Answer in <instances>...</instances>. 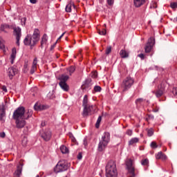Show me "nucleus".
I'll list each match as a JSON object with an SVG mask.
<instances>
[{
    "mask_svg": "<svg viewBox=\"0 0 177 177\" xmlns=\"http://www.w3.org/2000/svg\"><path fill=\"white\" fill-rule=\"evenodd\" d=\"M32 116V110L26 109L24 106L18 107L12 114V118L15 121L16 128L21 129L26 127V120Z\"/></svg>",
    "mask_w": 177,
    "mask_h": 177,
    "instance_id": "f257e3e1",
    "label": "nucleus"
},
{
    "mask_svg": "<svg viewBox=\"0 0 177 177\" xmlns=\"http://www.w3.org/2000/svg\"><path fill=\"white\" fill-rule=\"evenodd\" d=\"M40 34L41 32L39 31V29L35 28L32 36L31 35H28L25 37L24 40V45L30 46V48H34L39 41L41 37Z\"/></svg>",
    "mask_w": 177,
    "mask_h": 177,
    "instance_id": "f03ea898",
    "label": "nucleus"
},
{
    "mask_svg": "<svg viewBox=\"0 0 177 177\" xmlns=\"http://www.w3.org/2000/svg\"><path fill=\"white\" fill-rule=\"evenodd\" d=\"M106 177H117V166L113 160H110L106 166Z\"/></svg>",
    "mask_w": 177,
    "mask_h": 177,
    "instance_id": "7ed1b4c3",
    "label": "nucleus"
},
{
    "mask_svg": "<svg viewBox=\"0 0 177 177\" xmlns=\"http://www.w3.org/2000/svg\"><path fill=\"white\" fill-rule=\"evenodd\" d=\"M110 143V133L104 132L98 144V151H103Z\"/></svg>",
    "mask_w": 177,
    "mask_h": 177,
    "instance_id": "20e7f679",
    "label": "nucleus"
},
{
    "mask_svg": "<svg viewBox=\"0 0 177 177\" xmlns=\"http://www.w3.org/2000/svg\"><path fill=\"white\" fill-rule=\"evenodd\" d=\"M68 168H70V163H68L67 160H59L55 167L54 172H55V174H59V172H64V171H67Z\"/></svg>",
    "mask_w": 177,
    "mask_h": 177,
    "instance_id": "39448f33",
    "label": "nucleus"
},
{
    "mask_svg": "<svg viewBox=\"0 0 177 177\" xmlns=\"http://www.w3.org/2000/svg\"><path fill=\"white\" fill-rule=\"evenodd\" d=\"M133 84H135V80L133 79V77L129 76L124 78L120 86L122 92H127V91L131 89Z\"/></svg>",
    "mask_w": 177,
    "mask_h": 177,
    "instance_id": "423d86ee",
    "label": "nucleus"
},
{
    "mask_svg": "<svg viewBox=\"0 0 177 177\" xmlns=\"http://www.w3.org/2000/svg\"><path fill=\"white\" fill-rule=\"evenodd\" d=\"M126 165L128 169L129 174L130 177H135V167H133V160L132 159H127Z\"/></svg>",
    "mask_w": 177,
    "mask_h": 177,
    "instance_id": "0eeeda50",
    "label": "nucleus"
},
{
    "mask_svg": "<svg viewBox=\"0 0 177 177\" xmlns=\"http://www.w3.org/2000/svg\"><path fill=\"white\" fill-rule=\"evenodd\" d=\"M155 40L154 37H150L148 39V41L145 47V53H150L151 52V49H153V46H154Z\"/></svg>",
    "mask_w": 177,
    "mask_h": 177,
    "instance_id": "6e6552de",
    "label": "nucleus"
},
{
    "mask_svg": "<svg viewBox=\"0 0 177 177\" xmlns=\"http://www.w3.org/2000/svg\"><path fill=\"white\" fill-rule=\"evenodd\" d=\"M14 30V35L17 40V45L18 46L20 45V38H21V28L19 27H15L13 28Z\"/></svg>",
    "mask_w": 177,
    "mask_h": 177,
    "instance_id": "1a4fd4ad",
    "label": "nucleus"
},
{
    "mask_svg": "<svg viewBox=\"0 0 177 177\" xmlns=\"http://www.w3.org/2000/svg\"><path fill=\"white\" fill-rule=\"evenodd\" d=\"M165 91V86L164 84H161L158 86V89L156 91H153V93L156 95V97H161L164 95Z\"/></svg>",
    "mask_w": 177,
    "mask_h": 177,
    "instance_id": "9d476101",
    "label": "nucleus"
},
{
    "mask_svg": "<svg viewBox=\"0 0 177 177\" xmlns=\"http://www.w3.org/2000/svg\"><path fill=\"white\" fill-rule=\"evenodd\" d=\"M93 109V106L87 105L86 106H84L82 115L83 117H88L91 113H92V110Z\"/></svg>",
    "mask_w": 177,
    "mask_h": 177,
    "instance_id": "9b49d317",
    "label": "nucleus"
},
{
    "mask_svg": "<svg viewBox=\"0 0 177 177\" xmlns=\"http://www.w3.org/2000/svg\"><path fill=\"white\" fill-rule=\"evenodd\" d=\"M7 74L10 78V80H12L13 77L17 74V68L15 67H10L7 71Z\"/></svg>",
    "mask_w": 177,
    "mask_h": 177,
    "instance_id": "f8f14e48",
    "label": "nucleus"
},
{
    "mask_svg": "<svg viewBox=\"0 0 177 177\" xmlns=\"http://www.w3.org/2000/svg\"><path fill=\"white\" fill-rule=\"evenodd\" d=\"M41 136L44 140L48 142L50 140V138H52V133L49 130H46L44 133H41Z\"/></svg>",
    "mask_w": 177,
    "mask_h": 177,
    "instance_id": "ddd939ff",
    "label": "nucleus"
},
{
    "mask_svg": "<svg viewBox=\"0 0 177 177\" xmlns=\"http://www.w3.org/2000/svg\"><path fill=\"white\" fill-rule=\"evenodd\" d=\"M6 115V108H5V105L0 104V121L3 120V118Z\"/></svg>",
    "mask_w": 177,
    "mask_h": 177,
    "instance_id": "4468645a",
    "label": "nucleus"
},
{
    "mask_svg": "<svg viewBox=\"0 0 177 177\" xmlns=\"http://www.w3.org/2000/svg\"><path fill=\"white\" fill-rule=\"evenodd\" d=\"M156 160H162V161H166L168 157H167V155H165V153H162V151H160L156 154Z\"/></svg>",
    "mask_w": 177,
    "mask_h": 177,
    "instance_id": "2eb2a0df",
    "label": "nucleus"
},
{
    "mask_svg": "<svg viewBox=\"0 0 177 177\" xmlns=\"http://www.w3.org/2000/svg\"><path fill=\"white\" fill-rule=\"evenodd\" d=\"M145 3H146V0H133V4L136 8H140Z\"/></svg>",
    "mask_w": 177,
    "mask_h": 177,
    "instance_id": "dca6fc26",
    "label": "nucleus"
},
{
    "mask_svg": "<svg viewBox=\"0 0 177 177\" xmlns=\"http://www.w3.org/2000/svg\"><path fill=\"white\" fill-rule=\"evenodd\" d=\"M59 85L65 92H68L70 90V87L67 85V82H59Z\"/></svg>",
    "mask_w": 177,
    "mask_h": 177,
    "instance_id": "f3484780",
    "label": "nucleus"
},
{
    "mask_svg": "<svg viewBox=\"0 0 177 177\" xmlns=\"http://www.w3.org/2000/svg\"><path fill=\"white\" fill-rule=\"evenodd\" d=\"M48 42V35L46 34H44L41 38V49L46 45V43Z\"/></svg>",
    "mask_w": 177,
    "mask_h": 177,
    "instance_id": "a211bd4d",
    "label": "nucleus"
},
{
    "mask_svg": "<svg viewBox=\"0 0 177 177\" xmlns=\"http://www.w3.org/2000/svg\"><path fill=\"white\" fill-rule=\"evenodd\" d=\"M16 48H13L12 49V53L10 55V63L11 64H13V63H15V59H16Z\"/></svg>",
    "mask_w": 177,
    "mask_h": 177,
    "instance_id": "6ab92c4d",
    "label": "nucleus"
},
{
    "mask_svg": "<svg viewBox=\"0 0 177 177\" xmlns=\"http://www.w3.org/2000/svg\"><path fill=\"white\" fill-rule=\"evenodd\" d=\"M34 109L36 111H41V110H45V109H46V106L45 105L35 104L34 106Z\"/></svg>",
    "mask_w": 177,
    "mask_h": 177,
    "instance_id": "aec40b11",
    "label": "nucleus"
},
{
    "mask_svg": "<svg viewBox=\"0 0 177 177\" xmlns=\"http://www.w3.org/2000/svg\"><path fill=\"white\" fill-rule=\"evenodd\" d=\"M120 55L122 59H127V57H129V53L125 50H121Z\"/></svg>",
    "mask_w": 177,
    "mask_h": 177,
    "instance_id": "412c9836",
    "label": "nucleus"
},
{
    "mask_svg": "<svg viewBox=\"0 0 177 177\" xmlns=\"http://www.w3.org/2000/svg\"><path fill=\"white\" fill-rule=\"evenodd\" d=\"M71 8L75 9V5H74V3L73 2H70L67 4V6H66V12L70 13V12H71Z\"/></svg>",
    "mask_w": 177,
    "mask_h": 177,
    "instance_id": "4be33fe9",
    "label": "nucleus"
},
{
    "mask_svg": "<svg viewBox=\"0 0 177 177\" xmlns=\"http://www.w3.org/2000/svg\"><path fill=\"white\" fill-rule=\"evenodd\" d=\"M68 78L70 77L67 75H65V74L61 75L59 77V80H60L59 82H67V81H68Z\"/></svg>",
    "mask_w": 177,
    "mask_h": 177,
    "instance_id": "5701e85b",
    "label": "nucleus"
},
{
    "mask_svg": "<svg viewBox=\"0 0 177 177\" xmlns=\"http://www.w3.org/2000/svg\"><path fill=\"white\" fill-rule=\"evenodd\" d=\"M82 88V89H91V80H86Z\"/></svg>",
    "mask_w": 177,
    "mask_h": 177,
    "instance_id": "b1692460",
    "label": "nucleus"
},
{
    "mask_svg": "<svg viewBox=\"0 0 177 177\" xmlns=\"http://www.w3.org/2000/svg\"><path fill=\"white\" fill-rule=\"evenodd\" d=\"M23 171V169H21V167L18 166L17 167V169L15 171V177H20L21 176V171Z\"/></svg>",
    "mask_w": 177,
    "mask_h": 177,
    "instance_id": "393cba45",
    "label": "nucleus"
},
{
    "mask_svg": "<svg viewBox=\"0 0 177 177\" xmlns=\"http://www.w3.org/2000/svg\"><path fill=\"white\" fill-rule=\"evenodd\" d=\"M139 142V138H133L129 141V146H133V145Z\"/></svg>",
    "mask_w": 177,
    "mask_h": 177,
    "instance_id": "a878e982",
    "label": "nucleus"
},
{
    "mask_svg": "<svg viewBox=\"0 0 177 177\" xmlns=\"http://www.w3.org/2000/svg\"><path fill=\"white\" fill-rule=\"evenodd\" d=\"M60 150H61V153H62V154L68 153V148L67 147H66V145H62L60 147Z\"/></svg>",
    "mask_w": 177,
    "mask_h": 177,
    "instance_id": "bb28decb",
    "label": "nucleus"
},
{
    "mask_svg": "<svg viewBox=\"0 0 177 177\" xmlns=\"http://www.w3.org/2000/svg\"><path fill=\"white\" fill-rule=\"evenodd\" d=\"M8 28H10L9 25H8V24H2V25H1V27H0L1 31H3L4 32H6V30H8Z\"/></svg>",
    "mask_w": 177,
    "mask_h": 177,
    "instance_id": "cd10ccee",
    "label": "nucleus"
},
{
    "mask_svg": "<svg viewBox=\"0 0 177 177\" xmlns=\"http://www.w3.org/2000/svg\"><path fill=\"white\" fill-rule=\"evenodd\" d=\"M67 71L69 73V75H73V73L75 71V67L71 66L67 68Z\"/></svg>",
    "mask_w": 177,
    "mask_h": 177,
    "instance_id": "c85d7f7f",
    "label": "nucleus"
},
{
    "mask_svg": "<svg viewBox=\"0 0 177 177\" xmlns=\"http://www.w3.org/2000/svg\"><path fill=\"white\" fill-rule=\"evenodd\" d=\"M141 165L143 167H149V159L148 158L142 159L141 160Z\"/></svg>",
    "mask_w": 177,
    "mask_h": 177,
    "instance_id": "c756f323",
    "label": "nucleus"
},
{
    "mask_svg": "<svg viewBox=\"0 0 177 177\" xmlns=\"http://www.w3.org/2000/svg\"><path fill=\"white\" fill-rule=\"evenodd\" d=\"M86 106H90L88 104V95H85L83 99V107H85Z\"/></svg>",
    "mask_w": 177,
    "mask_h": 177,
    "instance_id": "7c9ffc66",
    "label": "nucleus"
},
{
    "mask_svg": "<svg viewBox=\"0 0 177 177\" xmlns=\"http://www.w3.org/2000/svg\"><path fill=\"white\" fill-rule=\"evenodd\" d=\"M100 122H102V116H99L97 122L95 123V128H99V127H100Z\"/></svg>",
    "mask_w": 177,
    "mask_h": 177,
    "instance_id": "2f4dec72",
    "label": "nucleus"
},
{
    "mask_svg": "<svg viewBox=\"0 0 177 177\" xmlns=\"http://www.w3.org/2000/svg\"><path fill=\"white\" fill-rule=\"evenodd\" d=\"M153 135H154V129H153L152 128L148 129L147 136L150 137V136H153Z\"/></svg>",
    "mask_w": 177,
    "mask_h": 177,
    "instance_id": "473e14b6",
    "label": "nucleus"
},
{
    "mask_svg": "<svg viewBox=\"0 0 177 177\" xmlns=\"http://www.w3.org/2000/svg\"><path fill=\"white\" fill-rule=\"evenodd\" d=\"M143 102H145V100H143V98H138L136 100V104H137V106H139V104H142Z\"/></svg>",
    "mask_w": 177,
    "mask_h": 177,
    "instance_id": "72a5a7b5",
    "label": "nucleus"
},
{
    "mask_svg": "<svg viewBox=\"0 0 177 177\" xmlns=\"http://www.w3.org/2000/svg\"><path fill=\"white\" fill-rule=\"evenodd\" d=\"M0 49H5V44H3V40L2 37L0 36Z\"/></svg>",
    "mask_w": 177,
    "mask_h": 177,
    "instance_id": "f704fd0d",
    "label": "nucleus"
},
{
    "mask_svg": "<svg viewBox=\"0 0 177 177\" xmlns=\"http://www.w3.org/2000/svg\"><path fill=\"white\" fill-rule=\"evenodd\" d=\"M27 143H28V139H27V137H24L22 140V145L27 146Z\"/></svg>",
    "mask_w": 177,
    "mask_h": 177,
    "instance_id": "c9c22d12",
    "label": "nucleus"
},
{
    "mask_svg": "<svg viewBox=\"0 0 177 177\" xmlns=\"http://www.w3.org/2000/svg\"><path fill=\"white\" fill-rule=\"evenodd\" d=\"M37 71V66L32 65V68L30 69V74H34Z\"/></svg>",
    "mask_w": 177,
    "mask_h": 177,
    "instance_id": "e433bc0d",
    "label": "nucleus"
},
{
    "mask_svg": "<svg viewBox=\"0 0 177 177\" xmlns=\"http://www.w3.org/2000/svg\"><path fill=\"white\" fill-rule=\"evenodd\" d=\"M151 147L152 149H157V147H158V145H157V143L154 141H153L151 143Z\"/></svg>",
    "mask_w": 177,
    "mask_h": 177,
    "instance_id": "4c0bfd02",
    "label": "nucleus"
},
{
    "mask_svg": "<svg viewBox=\"0 0 177 177\" xmlns=\"http://www.w3.org/2000/svg\"><path fill=\"white\" fill-rule=\"evenodd\" d=\"M172 93H173L174 97H176V99H177V87L173 88Z\"/></svg>",
    "mask_w": 177,
    "mask_h": 177,
    "instance_id": "58836bf2",
    "label": "nucleus"
},
{
    "mask_svg": "<svg viewBox=\"0 0 177 177\" xmlns=\"http://www.w3.org/2000/svg\"><path fill=\"white\" fill-rule=\"evenodd\" d=\"M170 7L171 9H176L177 8V2H173L170 3Z\"/></svg>",
    "mask_w": 177,
    "mask_h": 177,
    "instance_id": "ea45409f",
    "label": "nucleus"
},
{
    "mask_svg": "<svg viewBox=\"0 0 177 177\" xmlns=\"http://www.w3.org/2000/svg\"><path fill=\"white\" fill-rule=\"evenodd\" d=\"M106 55H110L111 53V46H108L105 52Z\"/></svg>",
    "mask_w": 177,
    "mask_h": 177,
    "instance_id": "a19ab883",
    "label": "nucleus"
},
{
    "mask_svg": "<svg viewBox=\"0 0 177 177\" xmlns=\"http://www.w3.org/2000/svg\"><path fill=\"white\" fill-rule=\"evenodd\" d=\"M106 29H102V30H98L100 35H106Z\"/></svg>",
    "mask_w": 177,
    "mask_h": 177,
    "instance_id": "79ce46f5",
    "label": "nucleus"
},
{
    "mask_svg": "<svg viewBox=\"0 0 177 177\" xmlns=\"http://www.w3.org/2000/svg\"><path fill=\"white\" fill-rule=\"evenodd\" d=\"M151 120H154V115H147V121H150Z\"/></svg>",
    "mask_w": 177,
    "mask_h": 177,
    "instance_id": "37998d69",
    "label": "nucleus"
},
{
    "mask_svg": "<svg viewBox=\"0 0 177 177\" xmlns=\"http://www.w3.org/2000/svg\"><path fill=\"white\" fill-rule=\"evenodd\" d=\"M109 6H113L114 5V0H106Z\"/></svg>",
    "mask_w": 177,
    "mask_h": 177,
    "instance_id": "c03bdc74",
    "label": "nucleus"
},
{
    "mask_svg": "<svg viewBox=\"0 0 177 177\" xmlns=\"http://www.w3.org/2000/svg\"><path fill=\"white\" fill-rule=\"evenodd\" d=\"M94 91L95 92H100V91H102V87H100V86H95L94 87Z\"/></svg>",
    "mask_w": 177,
    "mask_h": 177,
    "instance_id": "a18cd8bd",
    "label": "nucleus"
},
{
    "mask_svg": "<svg viewBox=\"0 0 177 177\" xmlns=\"http://www.w3.org/2000/svg\"><path fill=\"white\" fill-rule=\"evenodd\" d=\"M91 78H97V72H92L91 73Z\"/></svg>",
    "mask_w": 177,
    "mask_h": 177,
    "instance_id": "49530a36",
    "label": "nucleus"
},
{
    "mask_svg": "<svg viewBox=\"0 0 177 177\" xmlns=\"http://www.w3.org/2000/svg\"><path fill=\"white\" fill-rule=\"evenodd\" d=\"M145 54L143 53H140L138 55V57H140L141 59V60H145Z\"/></svg>",
    "mask_w": 177,
    "mask_h": 177,
    "instance_id": "de8ad7c7",
    "label": "nucleus"
},
{
    "mask_svg": "<svg viewBox=\"0 0 177 177\" xmlns=\"http://www.w3.org/2000/svg\"><path fill=\"white\" fill-rule=\"evenodd\" d=\"M127 135H128L129 136H132V133H133V131L131 129H128L126 132Z\"/></svg>",
    "mask_w": 177,
    "mask_h": 177,
    "instance_id": "09e8293b",
    "label": "nucleus"
},
{
    "mask_svg": "<svg viewBox=\"0 0 177 177\" xmlns=\"http://www.w3.org/2000/svg\"><path fill=\"white\" fill-rule=\"evenodd\" d=\"M37 63H38V59H37V57H35L33 59L32 66H37Z\"/></svg>",
    "mask_w": 177,
    "mask_h": 177,
    "instance_id": "8fccbe9b",
    "label": "nucleus"
},
{
    "mask_svg": "<svg viewBox=\"0 0 177 177\" xmlns=\"http://www.w3.org/2000/svg\"><path fill=\"white\" fill-rule=\"evenodd\" d=\"M1 89L5 93L8 92V88H6V86H2Z\"/></svg>",
    "mask_w": 177,
    "mask_h": 177,
    "instance_id": "3c124183",
    "label": "nucleus"
},
{
    "mask_svg": "<svg viewBox=\"0 0 177 177\" xmlns=\"http://www.w3.org/2000/svg\"><path fill=\"white\" fill-rule=\"evenodd\" d=\"M77 159L78 160H82V153H79L77 155Z\"/></svg>",
    "mask_w": 177,
    "mask_h": 177,
    "instance_id": "603ef678",
    "label": "nucleus"
},
{
    "mask_svg": "<svg viewBox=\"0 0 177 177\" xmlns=\"http://www.w3.org/2000/svg\"><path fill=\"white\" fill-rule=\"evenodd\" d=\"M5 136H6L5 132L0 133V138H5Z\"/></svg>",
    "mask_w": 177,
    "mask_h": 177,
    "instance_id": "864d4df0",
    "label": "nucleus"
},
{
    "mask_svg": "<svg viewBox=\"0 0 177 177\" xmlns=\"http://www.w3.org/2000/svg\"><path fill=\"white\" fill-rule=\"evenodd\" d=\"M64 34H66V32H63L62 34V35L58 38L57 41H60L62 39V38H63V37H64Z\"/></svg>",
    "mask_w": 177,
    "mask_h": 177,
    "instance_id": "5fc2aeb1",
    "label": "nucleus"
},
{
    "mask_svg": "<svg viewBox=\"0 0 177 177\" xmlns=\"http://www.w3.org/2000/svg\"><path fill=\"white\" fill-rule=\"evenodd\" d=\"M30 3H37V0H30Z\"/></svg>",
    "mask_w": 177,
    "mask_h": 177,
    "instance_id": "6e6d98bb",
    "label": "nucleus"
},
{
    "mask_svg": "<svg viewBox=\"0 0 177 177\" xmlns=\"http://www.w3.org/2000/svg\"><path fill=\"white\" fill-rule=\"evenodd\" d=\"M84 146H88V142H86V140H84Z\"/></svg>",
    "mask_w": 177,
    "mask_h": 177,
    "instance_id": "4d7b16f0",
    "label": "nucleus"
},
{
    "mask_svg": "<svg viewBox=\"0 0 177 177\" xmlns=\"http://www.w3.org/2000/svg\"><path fill=\"white\" fill-rule=\"evenodd\" d=\"M54 48H55V45L51 46L50 50H53V49H54Z\"/></svg>",
    "mask_w": 177,
    "mask_h": 177,
    "instance_id": "13d9d810",
    "label": "nucleus"
},
{
    "mask_svg": "<svg viewBox=\"0 0 177 177\" xmlns=\"http://www.w3.org/2000/svg\"><path fill=\"white\" fill-rule=\"evenodd\" d=\"M41 127H45V122H41Z\"/></svg>",
    "mask_w": 177,
    "mask_h": 177,
    "instance_id": "bf43d9fd",
    "label": "nucleus"
},
{
    "mask_svg": "<svg viewBox=\"0 0 177 177\" xmlns=\"http://www.w3.org/2000/svg\"><path fill=\"white\" fill-rule=\"evenodd\" d=\"M27 66H28L27 64H24V68H27Z\"/></svg>",
    "mask_w": 177,
    "mask_h": 177,
    "instance_id": "052dcab7",
    "label": "nucleus"
},
{
    "mask_svg": "<svg viewBox=\"0 0 177 177\" xmlns=\"http://www.w3.org/2000/svg\"><path fill=\"white\" fill-rule=\"evenodd\" d=\"M36 177H39V175H37Z\"/></svg>",
    "mask_w": 177,
    "mask_h": 177,
    "instance_id": "680f3d73",
    "label": "nucleus"
},
{
    "mask_svg": "<svg viewBox=\"0 0 177 177\" xmlns=\"http://www.w3.org/2000/svg\"><path fill=\"white\" fill-rule=\"evenodd\" d=\"M104 27H106V24H104Z\"/></svg>",
    "mask_w": 177,
    "mask_h": 177,
    "instance_id": "e2e57ef3",
    "label": "nucleus"
}]
</instances>
